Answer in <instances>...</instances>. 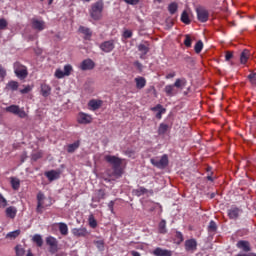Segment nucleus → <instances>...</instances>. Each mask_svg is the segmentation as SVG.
I'll return each instance as SVG.
<instances>
[{"label": "nucleus", "instance_id": "obj_12", "mask_svg": "<svg viewBox=\"0 0 256 256\" xmlns=\"http://www.w3.org/2000/svg\"><path fill=\"white\" fill-rule=\"evenodd\" d=\"M78 123H80L81 125H87L89 123H91V121H93V118L91 117V115L80 112L78 114Z\"/></svg>", "mask_w": 256, "mask_h": 256}, {"label": "nucleus", "instance_id": "obj_49", "mask_svg": "<svg viewBox=\"0 0 256 256\" xmlns=\"http://www.w3.org/2000/svg\"><path fill=\"white\" fill-rule=\"evenodd\" d=\"M42 157H43V153H41V152H36V153L32 154L33 161H37V160L41 159Z\"/></svg>", "mask_w": 256, "mask_h": 256}, {"label": "nucleus", "instance_id": "obj_61", "mask_svg": "<svg viewBox=\"0 0 256 256\" xmlns=\"http://www.w3.org/2000/svg\"><path fill=\"white\" fill-rule=\"evenodd\" d=\"M134 65H135V67H137L138 69H141V68L143 67V64H141V62H139V61L134 62Z\"/></svg>", "mask_w": 256, "mask_h": 256}, {"label": "nucleus", "instance_id": "obj_34", "mask_svg": "<svg viewBox=\"0 0 256 256\" xmlns=\"http://www.w3.org/2000/svg\"><path fill=\"white\" fill-rule=\"evenodd\" d=\"M177 9H178V6H177V3L175 2L169 4L168 6V11L170 15H175V13H177Z\"/></svg>", "mask_w": 256, "mask_h": 256}, {"label": "nucleus", "instance_id": "obj_37", "mask_svg": "<svg viewBox=\"0 0 256 256\" xmlns=\"http://www.w3.org/2000/svg\"><path fill=\"white\" fill-rule=\"evenodd\" d=\"M134 195H136V197H141V195H145V193H147V189L140 187L136 190L133 191Z\"/></svg>", "mask_w": 256, "mask_h": 256}, {"label": "nucleus", "instance_id": "obj_36", "mask_svg": "<svg viewBox=\"0 0 256 256\" xmlns=\"http://www.w3.org/2000/svg\"><path fill=\"white\" fill-rule=\"evenodd\" d=\"M20 234H21V230H16L8 233L6 237L8 239H17V237H19Z\"/></svg>", "mask_w": 256, "mask_h": 256}, {"label": "nucleus", "instance_id": "obj_58", "mask_svg": "<svg viewBox=\"0 0 256 256\" xmlns=\"http://www.w3.org/2000/svg\"><path fill=\"white\" fill-rule=\"evenodd\" d=\"M231 59H233V52H230V51L226 52L225 60L229 61Z\"/></svg>", "mask_w": 256, "mask_h": 256}, {"label": "nucleus", "instance_id": "obj_17", "mask_svg": "<svg viewBox=\"0 0 256 256\" xmlns=\"http://www.w3.org/2000/svg\"><path fill=\"white\" fill-rule=\"evenodd\" d=\"M45 176L50 181H57V179H59V177H61V172H60V170H51V171L46 172Z\"/></svg>", "mask_w": 256, "mask_h": 256}, {"label": "nucleus", "instance_id": "obj_31", "mask_svg": "<svg viewBox=\"0 0 256 256\" xmlns=\"http://www.w3.org/2000/svg\"><path fill=\"white\" fill-rule=\"evenodd\" d=\"M11 185L14 191H17L21 187V181L18 178H11Z\"/></svg>", "mask_w": 256, "mask_h": 256}, {"label": "nucleus", "instance_id": "obj_52", "mask_svg": "<svg viewBox=\"0 0 256 256\" xmlns=\"http://www.w3.org/2000/svg\"><path fill=\"white\" fill-rule=\"evenodd\" d=\"M6 76H7V70H5V68H3L2 65H0V77H1V79H5Z\"/></svg>", "mask_w": 256, "mask_h": 256}, {"label": "nucleus", "instance_id": "obj_21", "mask_svg": "<svg viewBox=\"0 0 256 256\" xmlns=\"http://www.w3.org/2000/svg\"><path fill=\"white\" fill-rule=\"evenodd\" d=\"M89 107H91L92 111H97L103 105V101L101 100H90L88 103Z\"/></svg>", "mask_w": 256, "mask_h": 256}, {"label": "nucleus", "instance_id": "obj_14", "mask_svg": "<svg viewBox=\"0 0 256 256\" xmlns=\"http://www.w3.org/2000/svg\"><path fill=\"white\" fill-rule=\"evenodd\" d=\"M236 247L238 249H242L244 253H249V251H251V244L249 243V241H246V240L238 241L236 244Z\"/></svg>", "mask_w": 256, "mask_h": 256}, {"label": "nucleus", "instance_id": "obj_62", "mask_svg": "<svg viewBox=\"0 0 256 256\" xmlns=\"http://www.w3.org/2000/svg\"><path fill=\"white\" fill-rule=\"evenodd\" d=\"M173 77H175V72L167 74L166 79H173Z\"/></svg>", "mask_w": 256, "mask_h": 256}, {"label": "nucleus", "instance_id": "obj_41", "mask_svg": "<svg viewBox=\"0 0 256 256\" xmlns=\"http://www.w3.org/2000/svg\"><path fill=\"white\" fill-rule=\"evenodd\" d=\"M15 251H16V256H23V255H25V249H23V247H21V245H17L15 247Z\"/></svg>", "mask_w": 256, "mask_h": 256}, {"label": "nucleus", "instance_id": "obj_55", "mask_svg": "<svg viewBox=\"0 0 256 256\" xmlns=\"http://www.w3.org/2000/svg\"><path fill=\"white\" fill-rule=\"evenodd\" d=\"M101 199H105V191L103 190L98 191V201H101Z\"/></svg>", "mask_w": 256, "mask_h": 256}, {"label": "nucleus", "instance_id": "obj_32", "mask_svg": "<svg viewBox=\"0 0 256 256\" xmlns=\"http://www.w3.org/2000/svg\"><path fill=\"white\" fill-rule=\"evenodd\" d=\"M167 129H169V125L161 123L158 128V135H165V133H167Z\"/></svg>", "mask_w": 256, "mask_h": 256}, {"label": "nucleus", "instance_id": "obj_10", "mask_svg": "<svg viewBox=\"0 0 256 256\" xmlns=\"http://www.w3.org/2000/svg\"><path fill=\"white\" fill-rule=\"evenodd\" d=\"M46 244L50 246V253H57V247H58L57 238L53 236L47 237Z\"/></svg>", "mask_w": 256, "mask_h": 256}, {"label": "nucleus", "instance_id": "obj_23", "mask_svg": "<svg viewBox=\"0 0 256 256\" xmlns=\"http://www.w3.org/2000/svg\"><path fill=\"white\" fill-rule=\"evenodd\" d=\"M173 85L177 89H183V87H186V85H187V79H185V78H178V79H176V81H175V83Z\"/></svg>", "mask_w": 256, "mask_h": 256}, {"label": "nucleus", "instance_id": "obj_42", "mask_svg": "<svg viewBox=\"0 0 256 256\" xmlns=\"http://www.w3.org/2000/svg\"><path fill=\"white\" fill-rule=\"evenodd\" d=\"M89 225L92 227V229H95L97 227V220L93 217V214L89 215Z\"/></svg>", "mask_w": 256, "mask_h": 256}, {"label": "nucleus", "instance_id": "obj_51", "mask_svg": "<svg viewBox=\"0 0 256 256\" xmlns=\"http://www.w3.org/2000/svg\"><path fill=\"white\" fill-rule=\"evenodd\" d=\"M32 89L33 88L30 85H28V86L24 87V89H21L20 93H22V95H25V94L31 92Z\"/></svg>", "mask_w": 256, "mask_h": 256}, {"label": "nucleus", "instance_id": "obj_8", "mask_svg": "<svg viewBox=\"0 0 256 256\" xmlns=\"http://www.w3.org/2000/svg\"><path fill=\"white\" fill-rule=\"evenodd\" d=\"M79 69H81V71H91L95 69V62L90 58L85 59L80 63Z\"/></svg>", "mask_w": 256, "mask_h": 256}, {"label": "nucleus", "instance_id": "obj_46", "mask_svg": "<svg viewBox=\"0 0 256 256\" xmlns=\"http://www.w3.org/2000/svg\"><path fill=\"white\" fill-rule=\"evenodd\" d=\"M248 79L252 85H256V73H250Z\"/></svg>", "mask_w": 256, "mask_h": 256}, {"label": "nucleus", "instance_id": "obj_50", "mask_svg": "<svg viewBox=\"0 0 256 256\" xmlns=\"http://www.w3.org/2000/svg\"><path fill=\"white\" fill-rule=\"evenodd\" d=\"M185 47H191V36L186 35L184 40Z\"/></svg>", "mask_w": 256, "mask_h": 256}, {"label": "nucleus", "instance_id": "obj_33", "mask_svg": "<svg viewBox=\"0 0 256 256\" xmlns=\"http://www.w3.org/2000/svg\"><path fill=\"white\" fill-rule=\"evenodd\" d=\"M181 21L182 23H185V25H189V23H191V20L189 19V14L185 10L181 14Z\"/></svg>", "mask_w": 256, "mask_h": 256}, {"label": "nucleus", "instance_id": "obj_13", "mask_svg": "<svg viewBox=\"0 0 256 256\" xmlns=\"http://www.w3.org/2000/svg\"><path fill=\"white\" fill-rule=\"evenodd\" d=\"M32 28L36 29V31H43L45 29V21L39 20L37 18H33L31 20Z\"/></svg>", "mask_w": 256, "mask_h": 256}, {"label": "nucleus", "instance_id": "obj_43", "mask_svg": "<svg viewBox=\"0 0 256 256\" xmlns=\"http://www.w3.org/2000/svg\"><path fill=\"white\" fill-rule=\"evenodd\" d=\"M71 71H73V66L69 64L64 66V75L66 77H69L71 75Z\"/></svg>", "mask_w": 256, "mask_h": 256}, {"label": "nucleus", "instance_id": "obj_3", "mask_svg": "<svg viewBox=\"0 0 256 256\" xmlns=\"http://www.w3.org/2000/svg\"><path fill=\"white\" fill-rule=\"evenodd\" d=\"M14 73L18 79H27V75H29L27 66L19 62L14 63Z\"/></svg>", "mask_w": 256, "mask_h": 256}, {"label": "nucleus", "instance_id": "obj_16", "mask_svg": "<svg viewBox=\"0 0 256 256\" xmlns=\"http://www.w3.org/2000/svg\"><path fill=\"white\" fill-rule=\"evenodd\" d=\"M72 235H74V237H87L89 231H87V228L85 227L74 228L72 229Z\"/></svg>", "mask_w": 256, "mask_h": 256}, {"label": "nucleus", "instance_id": "obj_6", "mask_svg": "<svg viewBox=\"0 0 256 256\" xmlns=\"http://www.w3.org/2000/svg\"><path fill=\"white\" fill-rule=\"evenodd\" d=\"M197 19L200 23H207L209 21V11L203 7L196 8Z\"/></svg>", "mask_w": 256, "mask_h": 256}, {"label": "nucleus", "instance_id": "obj_7", "mask_svg": "<svg viewBox=\"0 0 256 256\" xmlns=\"http://www.w3.org/2000/svg\"><path fill=\"white\" fill-rule=\"evenodd\" d=\"M184 249L187 253H195L197 251V240L195 238L186 240Z\"/></svg>", "mask_w": 256, "mask_h": 256}, {"label": "nucleus", "instance_id": "obj_27", "mask_svg": "<svg viewBox=\"0 0 256 256\" xmlns=\"http://www.w3.org/2000/svg\"><path fill=\"white\" fill-rule=\"evenodd\" d=\"M6 215L7 217H10V219H15L17 215V208L10 206L6 209Z\"/></svg>", "mask_w": 256, "mask_h": 256}, {"label": "nucleus", "instance_id": "obj_35", "mask_svg": "<svg viewBox=\"0 0 256 256\" xmlns=\"http://www.w3.org/2000/svg\"><path fill=\"white\" fill-rule=\"evenodd\" d=\"M7 87H9L11 89V91H17V89H19V82L10 81V82H8Z\"/></svg>", "mask_w": 256, "mask_h": 256}, {"label": "nucleus", "instance_id": "obj_11", "mask_svg": "<svg viewBox=\"0 0 256 256\" xmlns=\"http://www.w3.org/2000/svg\"><path fill=\"white\" fill-rule=\"evenodd\" d=\"M242 213H243L242 209L233 206L228 210V217L229 219H234V220L239 219Z\"/></svg>", "mask_w": 256, "mask_h": 256}, {"label": "nucleus", "instance_id": "obj_30", "mask_svg": "<svg viewBox=\"0 0 256 256\" xmlns=\"http://www.w3.org/2000/svg\"><path fill=\"white\" fill-rule=\"evenodd\" d=\"M79 145H80L79 141H76L72 144H69L68 148H67V152L68 153H75V151H77V149H79Z\"/></svg>", "mask_w": 256, "mask_h": 256}, {"label": "nucleus", "instance_id": "obj_48", "mask_svg": "<svg viewBox=\"0 0 256 256\" xmlns=\"http://www.w3.org/2000/svg\"><path fill=\"white\" fill-rule=\"evenodd\" d=\"M0 207H7V199L3 197V194L0 193Z\"/></svg>", "mask_w": 256, "mask_h": 256}, {"label": "nucleus", "instance_id": "obj_39", "mask_svg": "<svg viewBox=\"0 0 256 256\" xmlns=\"http://www.w3.org/2000/svg\"><path fill=\"white\" fill-rule=\"evenodd\" d=\"M208 231L210 233H215V231H217V223H215V221L211 220L209 225H208Z\"/></svg>", "mask_w": 256, "mask_h": 256}, {"label": "nucleus", "instance_id": "obj_47", "mask_svg": "<svg viewBox=\"0 0 256 256\" xmlns=\"http://www.w3.org/2000/svg\"><path fill=\"white\" fill-rule=\"evenodd\" d=\"M7 25H8L7 20L3 18L0 19V31H3V29H7Z\"/></svg>", "mask_w": 256, "mask_h": 256}, {"label": "nucleus", "instance_id": "obj_44", "mask_svg": "<svg viewBox=\"0 0 256 256\" xmlns=\"http://www.w3.org/2000/svg\"><path fill=\"white\" fill-rule=\"evenodd\" d=\"M55 77H57V79H63V77H67L65 75V72L61 69H57L55 72Z\"/></svg>", "mask_w": 256, "mask_h": 256}, {"label": "nucleus", "instance_id": "obj_1", "mask_svg": "<svg viewBox=\"0 0 256 256\" xmlns=\"http://www.w3.org/2000/svg\"><path fill=\"white\" fill-rule=\"evenodd\" d=\"M104 161L112 165V170H106V175L109 177H104V181L106 183H111V181H117V179H121V177H123V168H121V165L123 164V159L113 155H106L104 156Z\"/></svg>", "mask_w": 256, "mask_h": 256}, {"label": "nucleus", "instance_id": "obj_9", "mask_svg": "<svg viewBox=\"0 0 256 256\" xmlns=\"http://www.w3.org/2000/svg\"><path fill=\"white\" fill-rule=\"evenodd\" d=\"M100 49L104 53H111L115 49V42L113 40H108L100 44Z\"/></svg>", "mask_w": 256, "mask_h": 256}, {"label": "nucleus", "instance_id": "obj_56", "mask_svg": "<svg viewBox=\"0 0 256 256\" xmlns=\"http://www.w3.org/2000/svg\"><path fill=\"white\" fill-rule=\"evenodd\" d=\"M165 111H167L165 108L158 111L156 113V119H161V117H163V113H165Z\"/></svg>", "mask_w": 256, "mask_h": 256}, {"label": "nucleus", "instance_id": "obj_53", "mask_svg": "<svg viewBox=\"0 0 256 256\" xmlns=\"http://www.w3.org/2000/svg\"><path fill=\"white\" fill-rule=\"evenodd\" d=\"M176 239L178 240V243H183V241H184L183 233L177 231L176 232Z\"/></svg>", "mask_w": 256, "mask_h": 256}, {"label": "nucleus", "instance_id": "obj_28", "mask_svg": "<svg viewBox=\"0 0 256 256\" xmlns=\"http://www.w3.org/2000/svg\"><path fill=\"white\" fill-rule=\"evenodd\" d=\"M79 32L85 35V39H89L91 35H93V33L91 32V29L84 26L79 27Z\"/></svg>", "mask_w": 256, "mask_h": 256}, {"label": "nucleus", "instance_id": "obj_57", "mask_svg": "<svg viewBox=\"0 0 256 256\" xmlns=\"http://www.w3.org/2000/svg\"><path fill=\"white\" fill-rule=\"evenodd\" d=\"M161 109H165V108H163V105L158 104L155 107H152L151 111H157V113H158V111H161Z\"/></svg>", "mask_w": 256, "mask_h": 256}, {"label": "nucleus", "instance_id": "obj_29", "mask_svg": "<svg viewBox=\"0 0 256 256\" xmlns=\"http://www.w3.org/2000/svg\"><path fill=\"white\" fill-rule=\"evenodd\" d=\"M248 59H249V50H243V52L240 55V63H242V65H245Z\"/></svg>", "mask_w": 256, "mask_h": 256}, {"label": "nucleus", "instance_id": "obj_54", "mask_svg": "<svg viewBox=\"0 0 256 256\" xmlns=\"http://www.w3.org/2000/svg\"><path fill=\"white\" fill-rule=\"evenodd\" d=\"M123 35L125 39H131V37H133V32H131V30H125Z\"/></svg>", "mask_w": 256, "mask_h": 256}, {"label": "nucleus", "instance_id": "obj_15", "mask_svg": "<svg viewBox=\"0 0 256 256\" xmlns=\"http://www.w3.org/2000/svg\"><path fill=\"white\" fill-rule=\"evenodd\" d=\"M45 200V195L41 192L38 193L37 195V208L36 211L37 213H43V207H45V203L43 202Z\"/></svg>", "mask_w": 256, "mask_h": 256}, {"label": "nucleus", "instance_id": "obj_45", "mask_svg": "<svg viewBox=\"0 0 256 256\" xmlns=\"http://www.w3.org/2000/svg\"><path fill=\"white\" fill-rule=\"evenodd\" d=\"M95 245L97 249H99V251H103L105 249V243L103 242V240L96 241Z\"/></svg>", "mask_w": 256, "mask_h": 256}, {"label": "nucleus", "instance_id": "obj_40", "mask_svg": "<svg viewBox=\"0 0 256 256\" xmlns=\"http://www.w3.org/2000/svg\"><path fill=\"white\" fill-rule=\"evenodd\" d=\"M194 51L195 53H200L201 51H203V41L200 40L195 44Z\"/></svg>", "mask_w": 256, "mask_h": 256}, {"label": "nucleus", "instance_id": "obj_24", "mask_svg": "<svg viewBox=\"0 0 256 256\" xmlns=\"http://www.w3.org/2000/svg\"><path fill=\"white\" fill-rule=\"evenodd\" d=\"M135 83H136L137 89H143L145 85H147V80H145L144 77H138V78H135Z\"/></svg>", "mask_w": 256, "mask_h": 256}, {"label": "nucleus", "instance_id": "obj_2", "mask_svg": "<svg viewBox=\"0 0 256 256\" xmlns=\"http://www.w3.org/2000/svg\"><path fill=\"white\" fill-rule=\"evenodd\" d=\"M103 13V1H98L94 3L90 10V17L94 19V21H99L101 19Z\"/></svg>", "mask_w": 256, "mask_h": 256}, {"label": "nucleus", "instance_id": "obj_60", "mask_svg": "<svg viewBox=\"0 0 256 256\" xmlns=\"http://www.w3.org/2000/svg\"><path fill=\"white\" fill-rule=\"evenodd\" d=\"M114 205H115V201H110V202L108 203V209H110V211H112V212H113V207H114Z\"/></svg>", "mask_w": 256, "mask_h": 256}, {"label": "nucleus", "instance_id": "obj_26", "mask_svg": "<svg viewBox=\"0 0 256 256\" xmlns=\"http://www.w3.org/2000/svg\"><path fill=\"white\" fill-rule=\"evenodd\" d=\"M32 242L37 245V247H43V236L40 234H35L32 237Z\"/></svg>", "mask_w": 256, "mask_h": 256}, {"label": "nucleus", "instance_id": "obj_64", "mask_svg": "<svg viewBox=\"0 0 256 256\" xmlns=\"http://www.w3.org/2000/svg\"><path fill=\"white\" fill-rule=\"evenodd\" d=\"M131 255L132 256H141V254L139 252H137V251H132Z\"/></svg>", "mask_w": 256, "mask_h": 256}, {"label": "nucleus", "instance_id": "obj_18", "mask_svg": "<svg viewBox=\"0 0 256 256\" xmlns=\"http://www.w3.org/2000/svg\"><path fill=\"white\" fill-rule=\"evenodd\" d=\"M153 255H155V256H173V251L158 247V248L154 249Z\"/></svg>", "mask_w": 256, "mask_h": 256}, {"label": "nucleus", "instance_id": "obj_5", "mask_svg": "<svg viewBox=\"0 0 256 256\" xmlns=\"http://www.w3.org/2000/svg\"><path fill=\"white\" fill-rule=\"evenodd\" d=\"M7 113H12V115H17L20 119H25L27 117V113L24 108L19 107L18 105H10L5 108Z\"/></svg>", "mask_w": 256, "mask_h": 256}, {"label": "nucleus", "instance_id": "obj_63", "mask_svg": "<svg viewBox=\"0 0 256 256\" xmlns=\"http://www.w3.org/2000/svg\"><path fill=\"white\" fill-rule=\"evenodd\" d=\"M237 256H256V254L255 253L237 254Z\"/></svg>", "mask_w": 256, "mask_h": 256}, {"label": "nucleus", "instance_id": "obj_22", "mask_svg": "<svg viewBox=\"0 0 256 256\" xmlns=\"http://www.w3.org/2000/svg\"><path fill=\"white\" fill-rule=\"evenodd\" d=\"M58 229L64 237L69 235V227L64 222L58 223Z\"/></svg>", "mask_w": 256, "mask_h": 256}, {"label": "nucleus", "instance_id": "obj_59", "mask_svg": "<svg viewBox=\"0 0 256 256\" xmlns=\"http://www.w3.org/2000/svg\"><path fill=\"white\" fill-rule=\"evenodd\" d=\"M124 2L128 5H137V3H139V0H124Z\"/></svg>", "mask_w": 256, "mask_h": 256}, {"label": "nucleus", "instance_id": "obj_25", "mask_svg": "<svg viewBox=\"0 0 256 256\" xmlns=\"http://www.w3.org/2000/svg\"><path fill=\"white\" fill-rule=\"evenodd\" d=\"M41 93L43 97H49V95H51V86L47 84H42Z\"/></svg>", "mask_w": 256, "mask_h": 256}, {"label": "nucleus", "instance_id": "obj_4", "mask_svg": "<svg viewBox=\"0 0 256 256\" xmlns=\"http://www.w3.org/2000/svg\"><path fill=\"white\" fill-rule=\"evenodd\" d=\"M150 162L154 167H157V169H165V167L169 165V157L167 156V154H164L161 159H159L158 157L151 158Z\"/></svg>", "mask_w": 256, "mask_h": 256}, {"label": "nucleus", "instance_id": "obj_19", "mask_svg": "<svg viewBox=\"0 0 256 256\" xmlns=\"http://www.w3.org/2000/svg\"><path fill=\"white\" fill-rule=\"evenodd\" d=\"M138 51H140V59H145V55H147L149 51V44L146 42L144 44H139L138 45Z\"/></svg>", "mask_w": 256, "mask_h": 256}, {"label": "nucleus", "instance_id": "obj_20", "mask_svg": "<svg viewBox=\"0 0 256 256\" xmlns=\"http://www.w3.org/2000/svg\"><path fill=\"white\" fill-rule=\"evenodd\" d=\"M164 91L168 97H175V95H177V90H175L174 84L166 85Z\"/></svg>", "mask_w": 256, "mask_h": 256}, {"label": "nucleus", "instance_id": "obj_38", "mask_svg": "<svg viewBox=\"0 0 256 256\" xmlns=\"http://www.w3.org/2000/svg\"><path fill=\"white\" fill-rule=\"evenodd\" d=\"M159 231L160 233H167V222L165 220H161L159 223Z\"/></svg>", "mask_w": 256, "mask_h": 256}]
</instances>
